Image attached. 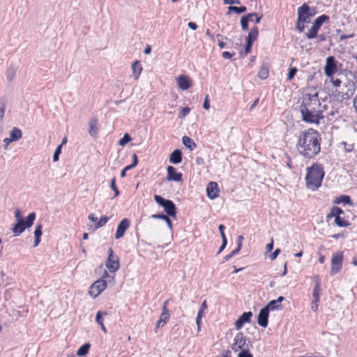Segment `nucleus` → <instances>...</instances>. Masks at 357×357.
Segmentation results:
<instances>
[{"instance_id": "63", "label": "nucleus", "mask_w": 357, "mask_h": 357, "mask_svg": "<svg viewBox=\"0 0 357 357\" xmlns=\"http://www.w3.org/2000/svg\"><path fill=\"white\" fill-rule=\"evenodd\" d=\"M255 17L254 22L255 24H259L260 22L261 19L262 18V15H259L255 13V15H253Z\"/></svg>"}, {"instance_id": "55", "label": "nucleus", "mask_w": 357, "mask_h": 357, "mask_svg": "<svg viewBox=\"0 0 357 357\" xmlns=\"http://www.w3.org/2000/svg\"><path fill=\"white\" fill-rule=\"evenodd\" d=\"M319 300H313L312 302L311 308L314 312H317L318 310Z\"/></svg>"}, {"instance_id": "11", "label": "nucleus", "mask_w": 357, "mask_h": 357, "mask_svg": "<svg viewBox=\"0 0 357 357\" xmlns=\"http://www.w3.org/2000/svg\"><path fill=\"white\" fill-rule=\"evenodd\" d=\"M337 71V61L334 56H331L326 59L324 66V73L328 77H332Z\"/></svg>"}, {"instance_id": "60", "label": "nucleus", "mask_w": 357, "mask_h": 357, "mask_svg": "<svg viewBox=\"0 0 357 357\" xmlns=\"http://www.w3.org/2000/svg\"><path fill=\"white\" fill-rule=\"evenodd\" d=\"M224 4H229V5H233V4H240L241 1L240 0H222Z\"/></svg>"}, {"instance_id": "31", "label": "nucleus", "mask_w": 357, "mask_h": 357, "mask_svg": "<svg viewBox=\"0 0 357 357\" xmlns=\"http://www.w3.org/2000/svg\"><path fill=\"white\" fill-rule=\"evenodd\" d=\"M182 142L185 146L189 149L190 151L194 150L197 145L195 142L188 136H183L182 138Z\"/></svg>"}, {"instance_id": "59", "label": "nucleus", "mask_w": 357, "mask_h": 357, "mask_svg": "<svg viewBox=\"0 0 357 357\" xmlns=\"http://www.w3.org/2000/svg\"><path fill=\"white\" fill-rule=\"evenodd\" d=\"M331 77V82L333 83V85L335 87H339L341 85V80L340 79H333V76Z\"/></svg>"}, {"instance_id": "38", "label": "nucleus", "mask_w": 357, "mask_h": 357, "mask_svg": "<svg viewBox=\"0 0 357 357\" xmlns=\"http://www.w3.org/2000/svg\"><path fill=\"white\" fill-rule=\"evenodd\" d=\"M335 224L340 227H346L350 225V222L340 217H335Z\"/></svg>"}, {"instance_id": "28", "label": "nucleus", "mask_w": 357, "mask_h": 357, "mask_svg": "<svg viewBox=\"0 0 357 357\" xmlns=\"http://www.w3.org/2000/svg\"><path fill=\"white\" fill-rule=\"evenodd\" d=\"M132 70L135 79H138L142 70V67L139 61H135L133 62L132 64Z\"/></svg>"}, {"instance_id": "35", "label": "nucleus", "mask_w": 357, "mask_h": 357, "mask_svg": "<svg viewBox=\"0 0 357 357\" xmlns=\"http://www.w3.org/2000/svg\"><path fill=\"white\" fill-rule=\"evenodd\" d=\"M347 87L349 86V89H348L347 91L342 96V98L343 99L350 98L354 95V93L355 91V83H354V82L348 83V85H347Z\"/></svg>"}, {"instance_id": "12", "label": "nucleus", "mask_w": 357, "mask_h": 357, "mask_svg": "<svg viewBox=\"0 0 357 357\" xmlns=\"http://www.w3.org/2000/svg\"><path fill=\"white\" fill-rule=\"evenodd\" d=\"M313 15L310 12V6L307 3L303 4L298 8V20L303 23L309 22L310 17Z\"/></svg>"}, {"instance_id": "25", "label": "nucleus", "mask_w": 357, "mask_h": 357, "mask_svg": "<svg viewBox=\"0 0 357 357\" xmlns=\"http://www.w3.org/2000/svg\"><path fill=\"white\" fill-rule=\"evenodd\" d=\"M253 15H255V13H248L241 17V26L243 31H247L248 29L249 22L252 20Z\"/></svg>"}, {"instance_id": "22", "label": "nucleus", "mask_w": 357, "mask_h": 357, "mask_svg": "<svg viewBox=\"0 0 357 357\" xmlns=\"http://www.w3.org/2000/svg\"><path fill=\"white\" fill-rule=\"evenodd\" d=\"M169 312L167 307H165L163 308V311L160 315V318L157 321L156 327L159 328L160 326H163L169 319Z\"/></svg>"}, {"instance_id": "33", "label": "nucleus", "mask_w": 357, "mask_h": 357, "mask_svg": "<svg viewBox=\"0 0 357 357\" xmlns=\"http://www.w3.org/2000/svg\"><path fill=\"white\" fill-rule=\"evenodd\" d=\"M246 10H247V8L245 6H241L239 7L230 6L228 7V10H227V14L229 15L231 12H234L237 14H241V13H245Z\"/></svg>"}, {"instance_id": "27", "label": "nucleus", "mask_w": 357, "mask_h": 357, "mask_svg": "<svg viewBox=\"0 0 357 357\" xmlns=\"http://www.w3.org/2000/svg\"><path fill=\"white\" fill-rule=\"evenodd\" d=\"M43 225L42 224H37L36 229L34 231V247H36L40 242V236L43 234Z\"/></svg>"}, {"instance_id": "51", "label": "nucleus", "mask_w": 357, "mask_h": 357, "mask_svg": "<svg viewBox=\"0 0 357 357\" xmlns=\"http://www.w3.org/2000/svg\"><path fill=\"white\" fill-rule=\"evenodd\" d=\"M203 107L205 109H208L210 107V100H209L208 95H206L205 96L204 103H203Z\"/></svg>"}, {"instance_id": "14", "label": "nucleus", "mask_w": 357, "mask_h": 357, "mask_svg": "<svg viewBox=\"0 0 357 357\" xmlns=\"http://www.w3.org/2000/svg\"><path fill=\"white\" fill-rule=\"evenodd\" d=\"M252 315L250 311L243 312L235 322L236 328L240 330L245 324L250 323Z\"/></svg>"}, {"instance_id": "2", "label": "nucleus", "mask_w": 357, "mask_h": 357, "mask_svg": "<svg viewBox=\"0 0 357 357\" xmlns=\"http://www.w3.org/2000/svg\"><path fill=\"white\" fill-rule=\"evenodd\" d=\"M320 105L317 93L304 96L300 106L302 120L306 123L319 124L324 118L322 112L319 109Z\"/></svg>"}, {"instance_id": "16", "label": "nucleus", "mask_w": 357, "mask_h": 357, "mask_svg": "<svg viewBox=\"0 0 357 357\" xmlns=\"http://www.w3.org/2000/svg\"><path fill=\"white\" fill-rule=\"evenodd\" d=\"M176 83L180 89L185 91L192 86L191 79L185 75H181L176 77Z\"/></svg>"}, {"instance_id": "39", "label": "nucleus", "mask_w": 357, "mask_h": 357, "mask_svg": "<svg viewBox=\"0 0 357 357\" xmlns=\"http://www.w3.org/2000/svg\"><path fill=\"white\" fill-rule=\"evenodd\" d=\"M335 204H351V197L348 195H341L339 197L336 198V199L334 200Z\"/></svg>"}, {"instance_id": "50", "label": "nucleus", "mask_w": 357, "mask_h": 357, "mask_svg": "<svg viewBox=\"0 0 357 357\" xmlns=\"http://www.w3.org/2000/svg\"><path fill=\"white\" fill-rule=\"evenodd\" d=\"M305 23L302 22H299L298 20H297V23H296V29L300 32H303L305 29Z\"/></svg>"}, {"instance_id": "18", "label": "nucleus", "mask_w": 357, "mask_h": 357, "mask_svg": "<svg viewBox=\"0 0 357 357\" xmlns=\"http://www.w3.org/2000/svg\"><path fill=\"white\" fill-rule=\"evenodd\" d=\"M167 179L168 181H173L176 182H180L182 181V174L177 172L176 168L173 166H168L167 168Z\"/></svg>"}, {"instance_id": "29", "label": "nucleus", "mask_w": 357, "mask_h": 357, "mask_svg": "<svg viewBox=\"0 0 357 357\" xmlns=\"http://www.w3.org/2000/svg\"><path fill=\"white\" fill-rule=\"evenodd\" d=\"M107 313L106 312H102V311H98L97 313H96V321L97 322V324L98 325L100 326L101 327V329L102 331L106 333H107V329L103 324V320H102V316L103 315H107Z\"/></svg>"}, {"instance_id": "61", "label": "nucleus", "mask_w": 357, "mask_h": 357, "mask_svg": "<svg viewBox=\"0 0 357 357\" xmlns=\"http://www.w3.org/2000/svg\"><path fill=\"white\" fill-rule=\"evenodd\" d=\"M15 218L16 219V222L18 221V220H24L22 216V213L20 209H17L15 212Z\"/></svg>"}, {"instance_id": "26", "label": "nucleus", "mask_w": 357, "mask_h": 357, "mask_svg": "<svg viewBox=\"0 0 357 357\" xmlns=\"http://www.w3.org/2000/svg\"><path fill=\"white\" fill-rule=\"evenodd\" d=\"M269 75V66L268 63H263L259 68L258 76L261 79H266Z\"/></svg>"}, {"instance_id": "37", "label": "nucleus", "mask_w": 357, "mask_h": 357, "mask_svg": "<svg viewBox=\"0 0 357 357\" xmlns=\"http://www.w3.org/2000/svg\"><path fill=\"white\" fill-rule=\"evenodd\" d=\"M7 105V100L5 98H0V123H1L4 114H5V110Z\"/></svg>"}, {"instance_id": "10", "label": "nucleus", "mask_w": 357, "mask_h": 357, "mask_svg": "<svg viewBox=\"0 0 357 357\" xmlns=\"http://www.w3.org/2000/svg\"><path fill=\"white\" fill-rule=\"evenodd\" d=\"M258 33L259 31L257 26L252 28L250 31L248 33V36L246 38V44L245 46V55L250 52L254 41L257 39Z\"/></svg>"}, {"instance_id": "44", "label": "nucleus", "mask_w": 357, "mask_h": 357, "mask_svg": "<svg viewBox=\"0 0 357 357\" xmlns=\"http://www.w3.org/2000/svg\"><path fill=\"white\" fill-rule=\"evenodd\" d=\"M61 148H62V144H60L56 147V149L54 153V155H53V161L54 162H56L59 160V155L61 153Z\"/></svg>"}, {"instance_id": "4", "label": "nucleus", "mask_w": 357, "mask_h": 357, "mask_svg": "<svg viewBox=\"0 0 357 357\" xmlns=\"http://www.w3.org/2000/svg\"><path fill=\"white\" fill-rule=\"evenodd\" d=\"M36 219V213L32 212L28 215L26 220H18L12 229L15 236L20 235L26 229L31 227Z\"/></svg>"}, {"instance_id": "36", "label": "nucleus", "mask_w": 357, "mask_h": 357, "mask_svg": "<svg viewBox=\"0 0 357 357\" xmlns=\"http://www.w3.org/2000/svg\"><path fill=\"white\" fill-rule=\"evenodd\" d=\"M90 347H91V345L89 343L84 344L77 350V355L79 356H83L86 355L89 351Z\"/></svg>"}, {"instance_id": "8", "label": "nucleus", "mask_w": 357, "mask_h": 357, "mask_svg": "<svg viewBox=\"0 0 357 357\" xmlns=\"http://www.w3.org/2000/svg\"><path fill=\"white\" fill-rule=\"evenodd\" d=\"M105 265L112 273L116 272L120 267L119 257L116 255H114L112 248L109 249V257L106 261Z\"/></svg>"}, {"instance_id": "19", "label": "nucleus", "mask_w": 357, "mask_h": 357, "mask_svg": "<svg viewBox=\"0 0 357 357\" xmlns=\"http://www.w3.org/2000/svg\"><path fill=\"white\" fill-rule=\"evenodd\" d=\"M182 152L180 149H175L169 155V162L172 164L177 165L182 161Z\"/></svg>"}, {"instance_id": "9", "label": "nucleus", "mask_w": 357, "mask_h": 357, "mask_svg": "<svg viewBox=\"0 0 357 357\" xmlns=\"http://www.w3.org/2000/svg\"><path fill=\"white\" fill-rule=\"evenodd\" d=\"M343 262L342 252H337L332 256L331 274L335 275L340 271Z\"/></svg>"}, {"instance_id": "53", "label": "nucleus", "mask_w": 357, "mask_h": 357, "mask_svg": "<svg viewBox=\"0 0 357 357\" xmlns=\"http://www.w3.org/2000/svg\"><path fill=\"white\" fill-rule=\"evenodd\" d=\"M167 215L164 214H153L151 215V218L152 219H160V220H166Z\"/></svg>"}, {"instance_id": "46", "label": "nucleus", "mask_w": 357, "mask_h": 357, "mask_svg": "<svg viewBox=\"0 0 357 357\" xmlns=\"http://www.w3.org/2000/svg\"><path fill=\"white\" fill-rule=\"evenodd\" d=\"M218 40V46L220 49L225 47V43L223 42V40L227 39L225 36L222 34L218 33L217 35Z\"/></svg>"}, {"instance_id": "56", "label": "nucleus", "mask_w": 357, "mask_h": 357, "mask_svg": "<svg viewBox=\"0 0 357 357\" xmlns=\"http://www.w3.org/2000/svg\"><path fill=\"white\" fill-rule=\"evenodd\" d=\"M225 227L223 225H220L218 226V229H219V231L220 233V236H221V238L222 239H225V238H226V236H225Z\"/></svg>"}, {"instance_id": "23", "label": "nucleus", "mask_w": 357, "mask_h": 357, "mask_svg": "<svg viewBox=\"0 0 357 357\" xmlns=\"http://www.w3.org/2000/svg\"><path fill=\"white\" fill-rule=\"evenodd\" d=\"M330 17L327 15H321L319 16L314 22L312 26L314 27L318 31L320 29L321 26L324 22H328Z\"/></svg>"}, {"instance_id": "43", "label": "nucleus", "mask_w": 357, "mask_h": 357, "mask_svg": "<svg viewBox=\"0 0 357 357\" xmlns=\"http://www.w3.org/2000/svg\"><path fill=\"white\" fill-rule=\"evenodd\" d=\"M318 30L312 26L311 29L305 33L307 39H313L317 37Z\"/></svg>"}, {"instance_id": "24", "label": "nucleus", "mask_w": 357, "mask_h": 357, "mask_svg": "<svg viewBox=\"0 0 357 357\" xmlns=\"http://www.w3.org/2000/svg\"><path fill=\"white\" fill-rule=\"evenodd\" d=\"M97 123L98 120L96 118H92L89 121V133L93 137H97L98 135Z\"/></svg>"}, {"instance_id": "21", "label": "nucleus", "mask_w": 357, "mask_h": 357, "mask_svg": "<svg viewBox=\"0 0 357 357\" xmlns=\"http://www.w3.org/2000/svg\"><path fill=\"white\" fill-rule=\"evenodd\" d=\"M344 212L343 210L337 206H333L331 208L330 213L327 214L326 219V221H329L331 218H335V217H340L341 215L344 214Z\"/></svg>"}, {"instance_id": "34", "label": "nucleus", "mask_w": 357, "mask_h": 357, "mask_svg": "<svg viewBox=\"0 0 357 357\" xmlns=\"http://www.w3.org/2000/svg\"><path fill=\"white\" fill-rule=\"evenodd\" d=\"M265 307L270 310H280L283 308L282 305L281 304H279L276 302L275 300L271 301Z\"/></svg>"}, {"instance_id": "30", "label": "nucleus", "mask_w": 357, "mask_h": 357, "mask_svg": "<svg viewBox=\"0 0 357 357\" xmlns=\"http://www.w3.org/2000/svg\"><path fill=\"white\" fill-rule=\"evenodd\" d=\"M132 159H133V161L132 162V164L126 166V167H124L122 171L121 172V177H124L126 176V170H130L132 169H133L134 167H135L137 164H138V158H137V156L135 153H134L132 155Z\"/></svg>"}, {"instance_id": "54", "label": "nucleus", "mask_w": 357, "mask_h": 357, "mask_svg": "<svg viewBox=\"0 0 357 357\" xmlns=\"http://www.w3.org/2000/svg\"><path fill=\"white\" fill-rule=\"evenodd\" d=\"M201 314H197L196 317V324L197 326V331H199L201 330V324H202V317Z\"/></svg>"}, {"instance_id": "32", "label": "nucleus", "mask_w": 357, "mask_h": 357, "mask_svg": "<svg viewBox=\"0 0 357 357\" xmlns=\"http://www.w3.org/2000/svg\"><path fill=\"white\" fill-rule=\"evenodd\" d=\"M22 137V132L20 128H13L10 132V137L13 142L18 141Z\"/></svg>"}, {"instance_id": "49", "label": "nucleus", "mask_w": 357, "mask_h": 357, "mask_svg": "<svg viewBox=\"0 0 357 357\" xmlns=\"http://www.w3.org/2000/svg\"><path fill=\"white\" fill-rule=\"evenodd\" d=\"M190 109L188 107H183L179 114V117H184L190 113Z\"/></svg>"}, {"instance_id": "15", "label": "nucleus", "mask_w": 357, "mask_h": 357, "mask_svg": "<svg viewBox=\"0 0 357 357\" xmlns=\"http://www.w3.org/2000/svg\"><path fill=\"white\" fill-rule=\"evenodd\" d=\"M130 227V221L128 218H123L118 225L115 234V238L119 239L123 236L126 231Z\"/></svg>"}, {"instance_id": "3", "label": "nucleus", "mask_w": 357, "mask_h": 357, "mask_svg": "<svg viewBox=\"0 0 357 357\" xmlns=\"http://www.w3.org/2000/svg\"><path fill=\"white\" fill-rule=\"evenodd\" d=\"M307 172L305 176L306 186L312 190H317L321 185L324 172L321 165L315 163L307 168Z\"/></svg>"}, {"instance_id": "7", "label": "nucleus", "mask_w": 357, "mask_h": 357, "mask_svg": "<svg viewBox=\"0 0 357 357\" xmlns=\"http://www.w3.org/2000/svg\"><path fill=\"white\" fill-rule=\"evenodd\" d=\"M252 347L250 342H247V338L243 333H238L234 339V343L231 344V349L234 352L243 351V349H250Z\"/></svg>"}, {"instance_id": "42", "label": "nucleus", "mask_w": 357, "mask_h": 357, "mask_svg": "<svg viewBox=\"0 0 357 357\" xmlns=\"http://www.w3.org/2000/svg\"><path fill=\"white\" fill-rule=\"evenodd\" d=\"M132 140L131 137L128 133H125L123 137L119 141V145L124 146L126 144Z\"/></svg>"}, {"instance_id": "64", "label": "nucleus", "mask_w": 357, "mask_h": 357, "mask_svg": "<svg viewBox=\"0 0 357 357\" xmlns=\"http://www.w3.org/2000/svg\"><path fill=\"white\" fill-rule=\"evenodd\" d=\"M188 26L192 30H196L197 29V24L192 22H188Z\"/></svg>"}, {"instance_id": "17", "label": "nucleus", "mask_w": 357, "mask_h": 357, "mask_svg": "<svg viewBox=\"0 0 357 357\" xmlns=\"http://www.w3.org/2000/svg\"><path fill=\"white\" fill-rule=\"evenodd\" d=\"M218 185L217 183L211 181L206 187L207 195L209 199H214L219 195Z\"/></svg>"}, {"instance_id": "40", "label": "nucleus", "mask_w": 357, "mask_h": 357, "mask_svg": "<svg viewBox=\"0 0 357 357\" xmlns=\"http://www.w3.org/2000/svg\"><path fill=\"white\" fill-rule=\"evenodd\" d=\"M16 74V70L14 67L10 66L6 70V79L8 82H12Z\"/></svg>"}, {"instance_id": "62", "label": "nucleus", "mask_w": 357, "mask_h": 357, "mask_svg": "<svg viewBox=\"0 0 357 357\" xmlns=\"http://www.w3.org/2000/svg\"><path fill=\"white\" fill-rule=\"evenodd\" d=\"M234 54L230 53L229 52H224L222 54V56L225 59H230Z\"/></svg>"}, {"instance_id": "13", "label": "nucleus", "mask_w": 357, "mask_h": 357, "mask_svg": "<svg viewBox=\"0 0 357 357\" xmlns=\"http://www.w3.org/2000/svg\"><path fill=\"white\" fill-rule=\"evenodd\" d=\"M269 311L265 307L261 308L259 311V313L257 316V324L263 327H267L268 324V317H269Z\"/></svg>"}, {"instance_id": "48", "label": "nucleus", "mask_w": 357, "mask_h": 357, "mask_svg": "<svg viewBox=\"0 0 357 357\" xmlns=\"http://www.w3.org/2000/svg\"><path fill=\"white\" fill-rule=\"evenodd\" d=\"M250 349H243L241 351L238 357H253L252 354L250 352Z\"/></svg>"}, {"instance_id": "58", "label": "nucleus", "mask_w": 357, "mask_h": 357, "mask_svg": "<svg viewBox=\"0 0 357 357\" xmlns=\"http://www.w3.org/2000/svg\"><path fill=\"white\" fill-rule=\"evenodd\" d=\"M280 253V250L278 248L276 249L272 254L270 255V256H269L270 259H271V260L275 259Z\"/></svg>"}, {"instance_id": "52", "label": "nucleus", "mask_w": 357, "mask_h": 357, "mask_svg": "<svg viewBox=\"0 0 357 357\" xmlns=\"http://www.w3.org/2000/svg\"><path fill=\"white\" fill-rule=\"evenodd\" d=\"M207 308L206 301H204L201 305V307L198 311L197 314H201V316H203L204 311Z\"/></svg>"}, {"instance_id": "1", "label": "nucleus", "mask_w": 357, "mask_h": 357, "mask_svg": "<svg viewBox=\"0 0 357 357\" xmlns=\"http://www.w3.org/2000/svg\"><path fill=\"white\" fill-rule=\"evenodd\" d=\"M296 149L305 158H314L321 151L319 133L312 128L302 131L298 137Z\"/></svg>"}, {"instance_id": "20", "label": "nucleus", "mask_w": 357, "mask_h": 357, "mask_svg": "<svg viewBox=\"0 0 357 357\" xmlns=\"http://www.w3.org/2000/svg\"><path fill=\"white\" fill-rule=\"evenodd\" d=\"M314 287L312 291V296L314 300H319V295L321 292V279L319 276L314 277Z\"/></svg>"}, {"instance_id": "47", "label": "nucleus", "mask_w": 357, "mask_h": 357, "mask_svg": "<svg viewBox=\"0 0 357 357\" xmlns=\"http://www.w3.org/2000/svg\"><path fill=\"white\" fill-rule=\"evenodd\" d=\"M296 73H297V68L296 67H292V68H289L287 79L289 80L292 79L294 77Z\"/></svg>"}, {"instance_id": "41", "label": "nucleus", "mask_w": 357, "mask_h": 357, "mask_svg": "<svg viewBox=\"0 0 357 357\" xmlns=\"http://www.w3.org/2000/svg\"><path fill=\"white\" fill-rule=\"evenodd\" d=\"M108 220H109L108 217H107L105 215L102 216L98 221L97 220V222L95 225V229H98L105 226L107 224V222H108Z\"/></svg>"}, {"instance_id": "6", "label": "nucleus", "mask_w": 357, "mask_h": 357, "mask_svg": "<svg viewBox=\"0 0 357 357\" xmlns=\"http://www.w3.org/2000/svg\"><path fill=\"white\" fill-rule=\"evenodd\" d=\"M154 200L157 204H158L164 208L168 216H176V207L175 204L172 200L166 199L158 195L154 196Z\"/></svg>"}, {"instance_id": "45", "label": "nucleus", "mask_w": 357, "mask_h": 357, "mask_svg": "<svg viewBox=\"0 0 357 357\" xmlns=\"http://www.w3.org/2000/svg\"><path fill=\"white\" fill-rule=\"evenodd\" d=\"M110 187L112 190L114 192V197H117L119 195V191L116 185V178L114 177L111 181Z\"/></svg>"}, {"instance_id": "5", "label": "nucleus", "mask_w": 357, "mask_h": 357, "mask_svg": "<svg viewBox=\"0 0 357 357\" xmlns=\"http://www.w3.org/2000/svg\"><path fill=\"white\" fill-rule=\"evenodd\" d=\"M107 277H109L108 273L107 271H105L102 278L91 285L89 293L91 296L97 297L106 289L107 282L105 278Z\"/></svg>"}, {"instance_id": "57", "label": "nucleus", "mask_w": 357, "mask_h": 357, "mask_svg": "<svg viewBox=\"0 0 357 357\" xmlns=\"http://www.w3.org/2000/svg\"><path fill=\"white\" fill-rule=\"evenodd\" d=\"M222 245L218 251V253H217L218 255L220 254L223 251V250L225 248L227 243V238L222 239Z\"/></svg>"}]
</instances>
